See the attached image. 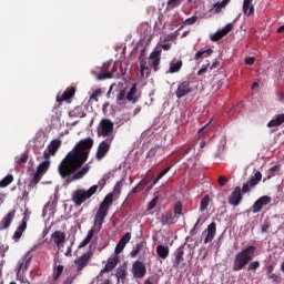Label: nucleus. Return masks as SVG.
Listing matches in <instances>:
<instances>
[{
    "label": "nucleus",
    "mask_w": 284,
    "mask_h": 284,
    "mask_svg": "<svg viewBox=\"0 0 284 284\" xmlns=\"http://www.w3.org/2000/svg\"><path fill=\"white\" fill-rule=\"evenodd\" d=\"M93 145L94 140L92 138L80 140L73 150L60 162L58 172L61 179L65 180L67 185H70L73 181H80V179L85 176L87 172H90V166H82L88 161ZM80 169L81 171L77 172Z\"/></svg>",
    "instance_id": "1"
},
{
    "label": "nucleus",
    "mask_w": 284,
    "mask_h": 284,
    "mask_svg": "<svg viewBox=\"0 0 284 284\" xmlns=\"http://www.w3.org/2000/svg\"><path fill=\"white\" fill-rule=\"evenodd\" d=\"M254 254H256V246L254 245L246 246L241 252L235 254L232 271L241 272V270H244L245 266L250 265V262L254 258Z\"/></svg>",
    "instance_id": "2"
},
{
    "label": "nucleus",
    "mask_w": 284,
    "mask_h": 284,
    "mask_svg": "<svg viewBox=\"0 0 284 284\" xmlns=\"http://www.w3.org/2000/svg\"><path fill=\"white\" fill-rule=\"evenodd\" d=\"M112 203H114V193H109L108 195H105L95 213V226H103V223H105V217L108 216V212H110V207H112Z\"/></svg>",
    "instance_id": "3"
},
{
    "label": "nucleus",
    "mask_w": 284,
    "mask_h": 284,
    "mask_svg": "<svg viewBox=\"0 0 284 284\" xmlns=\"http://www.w3.org/2000/svg\"><path fill=\"white\" fill-rule=\"evenodd\" d=\"M99 190V185L94 184L89 190L85 189H78L72 192L71 200L77 207H81L83 203L88 201V199H92L94 194H97Z\"/></svg>",
    "instance_id": "4"
},
{
    "label": "nucleus",
    "mask_w": 284,
    "mask_h": 284,
    "mask_svg": "<svg viewBox=\"0 0 284 284\" xmlns=\"http://www.w3.org/2000/svg\"><path fill=\"white\" fill-rule=\"evenodd\" d=\"M98 136H103V139H111L114 141V122L109 119H102L97 129Z\"/></svg>",
    "instance_id": "5"
},
{
    "label": "nucleus",
    "mask_w": 284,
    "mask_h": 284,
    "mask_svg": "<svg viewBox=\"0 0 284 284\" xmlns=\"http://www.w3.org/2000/svg\"><path fill=\"white\" fill-rule=\"evenodd\" d=\"M92 260V251H88L83 253L80 257L74 260V265H77V272L78 274L83 272L85 267H88V264Z\"/></svg>",
    "instance_id": "6"
},
{
    "label": "nucleus",
    "mask_w": 284,
    "mask_h": 284,
    "mask_svg": "<svg viewBox=\"0 0 284 284\" xmlns=\"http://www.w3.org/2000/svg\"><path fill=\"white\" fill-rule=\"evenodd\" d=\"M111 146H112V138L102 141L98 146L95 159L98 161H102V159H105V156L110 152Z\"/></svg>",
    "instance_id": "7"
},
{
    "label": "nucleus",
    "mask_w": 284,
    "mask_h": 284,
    "mask_svg": "<svg viewBox=\"0 0 284 284\" xmlns=\"http://www.w3.org/2000/svg\"><path fill=\"white\" fill-rule=\"evenodd\" d=\"M262 179H263V174L260 171H256L255 174L250 178V181H247L242 186L243 194H247L251 187H256L257 183H261Z\"/></svg>",
    "instance_id": "8"
},
{
    "label": "nucleus",
    "mask_w": 284,
    "mask_h": 284,
    "mask_svg": "<svg viewBox=\"0 0 284 284\" xmlns=\"http://www.w3.org/2000/svg\"><path fill=\"white\" fill-rule=\"evenodd\" d=\"M60 148H61V140L59 139L52 140L47 146V150L43 152V158L45 160H50L51 156H54V154L59 152Z\"/></svg>",
    "instance_id": "9"
},
{
    "label": "nucleus",
    "mask_w": 284,
    "mask_h": 284,
    "mask_svg": "<svg viewBox=\"0 0 284 284\" xmlns=\"http://www.w3.org/2000/svg\"><path fill=\"white\" fill-rule=\"evenodd\" d=\"M192 92V87L190 81H182L178 84V89L175 91L176 99H183V97H187Z\"/></svg>",
    "instance_id": "10"
},
{
    "label": "nucleus",
    "mask_w": 284,
    "mask_h": 284,
    "mask_svg": "<svg viewBox=\"0 0 284 284\" xmlns=\"http://www.w3.org/2000/svg\"><path fill=\"white\" fill-rule=\"evenodd\" d=\"M132 274L134 278H143L145 274H148V268L145 267V264L141 261H135L132 264Z\"/></svg>",
    "instance_id": "11"
},
{
    "label": "nucleus",
    "mask_w": 284,
    "mask_h": 284,
    "mask_svg": "<svg viewBox=\"0 0 284 284\" xmlns=\"http://www.w3.org/2000/svg\"><path fill=\"white\" fill-rule=\"evenodd\" d=\"M270 203H272V197L267 196V195H263L260 199H257L253 206H252V212L253 214H258V212H261V210H263L264 205H270Z\"/></svg>",
    "instance_id": "12"
},
{
    "label": "nucleus",
    "mask_w": 284,
    "mask_h": 284,
    "mask_svg": "<svg viewBox=\"0 0 284 284\" xmlns=\"http://www.w3.org/2000/svg\"><path fill=\"white\" fill-rule=\"evenodd\" d=\"M161 49H154L149 55L154 72H159V65H161Z\"/></svg>",
    "instance_id": "13"
},
{
    "label": "nucleus",
    "mask_w": 284,
    "mask_h": 284,
    "mask_svg": "<svg viewBox=\"0 0 284 284\" xmlns=\"http://www.w3.org/2000/svg\"><path fill=\"white\" fill-rule=\"evenodd\" d=\"M242 201H243V193L241 192V186H236L229 197V203L230 205L237 207V205H241Z\"/></svg>",
    "instance_id": "14"
},
{
    "label": "nucleus",
    "mask_w": 284,
    "mask_h": 284,
    "mask_svg": "<svg viewBox=\"0 0 284 284\" xmlns=\"http://www.w3.org/2000/svg\"><path fill=\"white\" fill-rule=\"evenodd\" d=\"M16 214L17 211L12 210L3 216V219L0 221V232H2L3 230H8V227L12 225V221H14Z\"/></svg>",
    "instance_id": "15"
},
{
    "label": "nucleus",
    "mask_w": 284,
    "mask_h": 284,
    "mask_svg": "<svg viewBox=\"0 0 284 284\" xmlns=\"http://www.w3.org/2000/svg\"><path fill=\"white\" fill-rule=\"evenodd\" d=\"M232 28H234V26L232 23H227L223 29L211 36V41H221L223 37H226V34H230V32H232Z\"/></svg>",
    "instance_id": "16"
},
{
    "label": "nucleus",
    "mask_w": 284,
    "mask_h": 284,
    "mask_svg": "<svg viewBox=\"0 0 284 284\" xmlns=\"http://www.w3.org/2000/svg\"><path fill=\"white\" fill-rule=\"evenodd\" d=\"M140 77L142 79H148V77H150L151 74V70L150 67L148 65V61L145 60V58H143V51L140 54Z\"/></svg>",
    "instance_id": "17"
},
{
    "label": "nucleus",
    "mask_w": 284,
    "mask_h": 284,
    "mask_svg": "<svg viewBox=\"0 0 284 284\" xmlns=\"http://www.w3.org/2000/svg\"><path fill=\"white\" fill-rule=\"evenodd\" d=\"M74 94H77V88H74V87L68 88L62 93V95H57V102L63 103V101H70V99H72V97H74Z\"/></svg>",
    "instance_id": "18"
},
{
    "label": "nucleus",
    "mask_w": 284,
    "mask_h": 284,
    "mask_svg": "<svg viewBox=\"0 0 284 284\" xmlns=\"http://www.w3.org/2000/svg\"><path fill=\"white\" fill-rule=\"evenodd\" d=\"M51 241L55 243L57 247H63V243H65V233L62 231H54L51 234Z\"/></svg>",
    "instance_id": "19"
},
{
    "label": "nucleus",
    "mask_w": 284,
    "mask_h": 284,
    "mask_svg": "<svg viewBox=\"0 0 284 284\" xmlns=\"http://www.w3.org/2000/svg\"><path fill=\"white\" fill-rule=\"evenodd\" d=\"M206 236L204 239V244L207 245V243H212L214 241V236H216V222H212L209 224L206 229Z\"/></svg>",
    "instance_id": "20"
},
{
    "label": "nucleus",
    "mask_w": 284,
    "mask_h": 284,
    "mask_svg": "<svg viewBox=\"0 0 284 284\" xmlns=\"http://www.w3.org/2000/svg\"><path fill=\"white\" fill-rule=\"evenodd\" d=\"M28 229V216H23L21 225L18 226L16 232L13 233V241H19L21 236H23V231Z\"/></svg>",
    "instance_id": "21"
},
{
    "label": "nucleus",
    "mask_w": 284,
    "mask_h": 284,
    "mask_svg": "<svg viewBox=\"0 0 284 284\" xmlns=\"http://www.w3.org/2000/svg\"><path fill=\"white\" fill-rule=\"evenodd\" d=\"M121 261V258L119 257V255H114L113 257H109L104 268L102 270V272H112V270H114V267H116V265H119V262Z\"/></svg>",
    "instance_id": "22"
},
{
    "label": "nucleus",
    "mask_w": 284,
    "mask_h": 284,
    "mask_svg": "<svg viewBox=\"0 0 284 284\" xmlns=\"http://www.w3.org/2000/svg\"><path fill=\"white\" fill-rule=\"evenodd\" d=\"M181 68H183V60H173L170 63V68L166 71V74H176V72H181Z\"/></svg>",
    "instance_id": "23"
},
{
    "label": "nucleus",
    "mask_w": 284,
    "mask_h": 284,
    "mask_svg": "<svg viewBox=\"0 0 284 284\" xmlns=\"http://www.w3.org/2000/svg\"><path fill=\"white\" fill-rule=\"evenodd\" d=\"M160 223L162 225H174L176 220L174 219V214H172V212H166L161 215Z\"/></svg>",
    "instance_id": "24"
},
{
    "label": "nucleus",
    "mask_w": 284,
    "mask_h": 284,
    "mask_svg": "<svg viewBox=\"0 0 284 284\" xmlns=\"http://www.w3.org/2000/svg\"><path fill=\"white\" fill-rule=\"evenodd\" d=\"M150 183V180L142 179L136 186H134L129 194H139V192H143L145 190L146 185Z\"/></svg>",
    "instance_id": "25"
},
{
    "label": "nucleus",
    "mask_w": 284,
    "mask_h": 284,
    "mask_svg": "<svg viewBox=\"0 0 284 284\" xmlns=\"http://www.w3.org/2000/svg\"><path fill=\"white\" fill-rule=\"evenodd\" d=\"M115 276L118 281H125L128 276V264H122L116 268Z\"/></svg>",
    "instance_id": "26"
},
{
    "label": "nucleus",
    "mask_w": 284,
    "mask_h": 284,
    "mask_svg": "<svg viewBox=\"0 0 284 284\" xmlns=\"http://www.w3.org/2000/svg\"><path fill=\"white\" fill-rule=\"evenodd\" d=\"M183 256H185V251H184L183 246H180L175 251L174 267H179L181 265V263H183L185 261V258H183Z\"/></svg>",
    "instance_id": "27"
},
{
    "label": "nucleus",
    "mask_w": 284,
    "mask_h": 284,
    "mask_svg": "<svg viewBox=\"0 0 284 284\" xmlns=\"http://www.w3.org/2000/svg\"><path fill=\"white\" fill-rule=\"evenodd\" d=\"M172 168H173V165L171 164L170 166H168L163 171H161L159 173V175L154 179L153 183L150 186H148L146 192H150V190H152L154 187V185H156V183H159V181L161 179H163V176H165V174H168V172H170L172 170Z\"/></svg>",
    "instance_id": "28"
},
{
    "label": "nucleus",
    "mask_w": 284,
    "mask_h": 284,
    "mask_svg": "<svg viewBox=\"0 0 284 284\" xmlns=\"http://www.w3.org/2000/svg\"><path fill=\"white\" fill-rule=\"evenodd\" d=\"M156 254L159 258H162L163 261H165V258L170 256V247L160 244L156 246Z\"/></svg>",
    "instance_id": "29"
},
{
    "label": "nucleus",
    "mask_w": 284,
    "mask_h": 284,
    "mask_svg": "<svg viewBox=\"0 0 284 284\" xmlns=\"http://www.w3.org/2000/svg\"><path fill=\"white\" fill-rule=\"evenodd\" d=\"M214 50L206 49V50H200L194 55V61H201V59H207V57H211Z\"/></svg>",
    "instance_id": "30"
},
{
    "label": "nucleus",
    "mask_w": 284,
    "mask_h": 284,
    "mask_svg": "<svg viewBox=\"0 0 284 284\" xmlns=\"http://www.w3.org/2000/svg\"><path fill=\"white\" fill-rule=\"evenodd\" d=\"M126 101H130L131 103H136V101H139V97H136V83L131 87L126 94Z\"/></svg>",
    "instance_id": "31"
},
{
    "label": "nucleus",
    "mask_w": 284,
    "mask_h": 284,
    "mask_svg": "<svg viewBox=\"0 0 284 284\" xmlns=\"http://www.w3.org/2000/svg\"><path fill=\"white\" fill-rule=\"evenodd\" d=\"M284 123V113L276 115L275 119L271 120L267 123V128H278V125H283Z\"/></svg>",
    "instance_id": "32"
},
{
    "label": "nucleus",
    "mask_w": 284,
    "mask_h": 284,
    "mask_svg": "<svg viewBox=\"0 0 284 284\" xmlns=\"http://www.w3.org/2000/svg\"><path fill=\"white\" fill-rule=\"evenodd\" d=\"M252 1L254 0H250L247 4L245 3V0L243 2V13L245 17H252V13L254 12V6L252 4Z\"/></svg>",
    "instance_id": "33"
},
{
    "label": "nucleus",
    "mask_w": 284,
    "mask_h": 284,
    "mask_svg": "<svg viewBox=\"0 0 284 284\" xmlns=\"http://www.w3.org/2000/svg\"><path fill=\"white\" fill-rule=\"evenodd\" d=\"M92 74L97 77V81H105V79H112V77H114V72L112 71H109L106 73H100V74H97V71H92Z\"/></svg>",
    "instance_id": "34"
},
{
    "label": "nucleus",
    "mask_w": 284,
    "mask_h": 284,
    "mask_svg": "<svg viewBox=\"0 0 284 284\" xmlns=\"http://www.w3.org/2000/svg\"><path fill=\"white\" fill-rule=\"evenodd\" d=\"M94 229H91L87 236L84 237V240L80 243V247H85V245L90 244V242L92 241V239H94Z\"/></svg>",
    "instance_id": "35"
},
{
    "label": "nucleus",
    "mask_w": 284,
    "mask_h": 284,
    "mask_svg": "<svg viewBox=\"0 0 284 284\" xmlns=\"http://www.w3.org/2000/svg\"><path fill=\"white\" fill-rule=\"evenodd\" d=\"M143 247H145V242L138 243L135 247L131 251L132 258H135V256H139V254L143 252Z\"/></svg>",
    "instance_id": "36"
},
{
    "label": "nucleus",
    "mask_w": 284,
    "mask_h": 284,
    "mask_svg": "<svg viewBox=\"0 0 284 284\" xmlns=\"http://www.w3.org/2000/svg\"><path fill=\"white\" fill-rule=\"evenodd\" d=\"M48 168H50V161L45 160L38 165L37 172L40 174H45L48 172Z\"/></svg>",
    "instance_id": "37"
},
{
    "label": "nucleus",
    "mask_w": 284,
    "mask_h": 284,
    "mask_svg": "<svg viewBox=\"0 0 284 284\" xmlns=\"http://www.w3.org/2000/svg\"><path fill=\"white\" fill-rule=\"evenodd\" d=\"M32 261V256L26 255V261L19 264V272H27L28 267Z\"/></svg>",
    "instance_id": "38"
},
{
    "label": "nucleus",
    "mask_w": 284,
    "mask_h": 284,
    "mask_svg": "<svg viewBox=\"0 0 284 284\" xmlns=\"http://www.w3.org/2000/svg\"><path fill=\"white\" fill-rule=\"evenodd\" d=\"M13 181L14 176L9 174L0 181V187H8V185H10V183H12Z\"/></svg>",
    "instance_id": "39"
},
{
    "label": "nucleus",
    "mask_w": 284,
    "mask_h": 284,
    "mask_svg": "<svg viewBox=\"0 0 284 284\" xmlns=\"http://www.w3.org/2000/svg\"><path fill=\"white\" fill-rule=\"evenodd\" d=\"M210 205V195H205L202 200H201V204H200V212H205V210H207V206Z\"/></svg>",
    "instance_id": "40"
},
{
    "label": "nucleus",
    "mask_w": 284,
    "mask_h": 284,
    "mask_svg": "<svg viewBox=\"0 0 284 284\" xmlns=\"http://www.w3.org/2000/svg\"><path fill=\"white\" fill-rule=\"evenodd\" d=\"M181 6V0H169L166 3L168 10H174V8H179Z\"/></svg>",
    "instance_id": "41"
},
{
    "label": "nucleus",
    "mask_w": 284,
    "mask_h": 284,
    "mask_svg": "<svg viewBox=\"0 0 284 284\" xmlns=\"http://www.w3.org/2000/svg\"><path fill=\"white\" fill-rule=\"evenodd\" d=\"M258 267H261V262L258 261L251 262L247 266V272H256Z\"/></svg>",
    "instance_id": "42"
},
{
    "label": "nucleus",
    "mask_w": 284,
    "mask_h": 284,
    "mask_svg": "<svg viewBox=\"0 0 284 284\" xmlns=\"http://www.w3.org/2000/svg\"><path fill=\"white\" fill-rule=\"evenodd\" d=\"M29 155L28 153H22L20 158H17V164L23 165V163H28Z\"/></svg>",
    "instance_id": "43"
},
{
    "label": "nucleus",
    "mask_w": 284,
    "mask_h": 284,
    "mask_svg": "<svg viewBox=\"0 0 284 284\" xmlns=\"http://www.w3.org/2000/svg\"><path fill=\"white\" fill-rule=\"evenodd\" d=\"M174 214H183V203H181V201H178L174 205V210H173Z\"/></svg>",
    "instance_id": "44"
},
{
    "label": "nucleus",
    "mask_w": 284,
    "mask_h": 284,
    "mask_svg": "<svg viewBox=\"0 0 284 284\" xmlns=\"http://www.w3.org/2000/svg\"><path fill=\"white\" fill-rule=\"evenodd\" d=\"M132 239V233H125L121 239H120V243H122V245H128V243H130V240Z\"/></svg>",
    "instance_id": "45"
},
{
    "label": "nucleus",
    "mask_w": 284,
    "mask_h": 284,
    "mask_svg": "<svg viewBox=\"0 0 284 284\" xmlns=\"http://www.w3.org/2000/svg\"><path fill=\"white\" fill-rule=\"evenodd\" d=\"M70 116H77V118L83 116V112H81V106H75V108L70 112Z\"/></svg>",
    "instance_id": "46"
},
{
    "label": "nucleus",
    "mask_w": 284,
    "mask_h": 284,
    "mask_svg": "<svg viewBox=\"0 0 284 284\" xmlns=\"http://www.w3.org/2000/svg\"><path fill=\"white\" fill-rule=\"evenodd\" d=\"M121 190H123V181H118L113 187V194H121Z\"/></svg>",
    "instance_id": "47"
},
{
    "label": "nucleus",
    "mask_w": 284,
    "mask_h": 284,
    "mask_svg": "<svg viewBox=\"0 0 284 284\" xmlns=\"http://www.w3.org/2000/svg\"><path fill=\"white\" fill-rule=\"evenodd\" d=\"M123 250H125V244L118 242L116 246H115V256H119V254H121L123 252Z\"/></svg>",
    "instance_id": "48"
},
{
    "label": "nucleus",
    "mask_w": 284,
    "mask_h": 284,
    "mask_svg": "<svg viewBox=\"0 0 284 284\" xmlns=\"http://www.w3.org/2000/svg\"><path fill=\"white\" fill-rule=\"evenodd\" d=\"M99 97H101V89H97V90L90 95V101H99Z\"/></svg>",
    "instance_id": "49"
},
{
    "label": "nucleus",
    "mask_w": 284,
    "mask_h": 284,
    "mask_svg": "<svg viewBox=\"0 0 284 284\" xmlns=\"http://www.w3.org/2000/svg\"><path fill=\"white\" fill-rule=\"evenodd\" d=\"M196 21H199V17L193 16L191 18H187L184 23L185 26H194V23H196Z\"/></svg>",
    "instance_id": "50"
},
{
    "label": "nucleus",
    "mask_w": 284,
    "mask_h": 284,
    "mask_svg": "<svg viewBox=\"0 0 284 284\" xmlns=\"http://www.w3.org/2000/svg\"><path fill=\"white\" fill-rule=\"evenodd\" d=\"M121 101H125V90H122L116 95V103L121 104Z\"/></svg>",
    "instance_id": "51"
},
{
    "label": "nucleus",
    "mask_w": 284,
    "mask_h": 284,
    "mask_svg": "<svg viewBox=\"0 0 284 284\" xmlns=\"http://www.w3.org/2000/svg\"><path fill=\"white\" fill-rule=\"evenodd\" d=\"M156 146L151 148L146 153V159H154L156 156Z\"/></svg>",
    "instance_id": "52"
},
{
    "label": "nucleus",
    "mask_w": 284,
    "mask_h": 284,
    "mask_svg": "<svg viewBox=\"0 0 284 284\" xmlns=\"http://www.w3.org/2000/svg\"><path fill=\"white\" fill-rule=\"evenodd\" d=\"M156 203H159V197H153L149 203L148 210H154V207H156Z\"/></svg>",
    "instance_id": "53"
},
{
    "label": "nucleus",
    "mask_w": 284,
    "mask_h": 284,
    "mask_svg": "<svg viewBox=\"0 0 284 284\" xmlns=\"http://www.w3.org/2000/svg\"><path fill=\"white\" fill-rule=\"evenodd\" d=\"M41 176H43V173H40L39 171H36V173L33 175L34 185H37V183H39V181H41Z\"/></svg>",
    "instance_id": "54"
},
{
    "label": "nucleus",
    "mask_w": 284,
    "mask_h": 284,
    "mask_svg": "<svg viewBox=\"0 0 284 284\" xmlns=\"http://www.w3.org/2000/svg\"><path fill=\"white\" fill-rule=\"evenodd\" d=\"M61 274H63V265H59V266L55 268L54 281H57V278H59V276H61Z\"/></svg>",
    "instance_id": "55"
},
{
    "label": "nucleus",
    "mask_w": 284,
    "mask_h": 284,
    "mask_svg": "<svg viewBox=\"0 0 284 284\" xmlns=\"http://www.w3.org/2000/svg\"><path fill=\"white\" fill-rule=\"evenodd\" d=\"M213 8L215 10V14H219V12H221V10H223V8H225V7L222 6L221 2H216L215 4H213Z\"/></svg>",
    "instance_id": "56"
},
{
    "label": "nucleus",
    "mask_w": 284,
    "mask_h": 284,
    "mask_svg": "<svg viewBox=\"0 0 284 284\" xmlns=\"http://www.w3.org/2000/svg\"><path fill=\"white\" fill-rule=\"evenodd\" d=\"M219 185L221 186V187H225V185H227V178H225V176H220L219 178Z\"/></svg>",
    "instance_id": "57"
},
{
    "label": "nucleus",
    "mask_w": 284,
    "mask_h": 284,
    "mask_svg": "<svg viewBox=\"0 0 284 284\" xmlns=\"http://www.w3.org/2000/svg\"><path fill=\"white\" fill-rule=\"evenodd\" d=\"M256 61V58L254 57H248L245 59V64L246 65H254V62Z\"/></svg>",
    "instance_id": "58"
},
{
    "label": "nucleus",
    "mask_w": 284,
    "mask_h": 284,
    "mask_svg": "<svg viewBox=\"0 0 284 284\" xmlns=\"http://www.w3.org/2000/svg\"><path fill=\"white\" fill-rule=\"evenodd\" d=\"M261 232L265 233V232H270V224L267 222H265L262 227H261Z\"/></svg>",
    "instance_id": "59"
},
{
    "label": "nucleus",
    "mask_w": 284,
    "mask_h": 284,
    "mask_svg": "<svg viewBox=\"0 0 284 284\" xmlns=\"http://www.w3.org/2000/svg\"><path fill=\"white\" fill-rule=\"evenodd\" d=\"M205 72H207V65H206V67H202V68L197 71V77H201V74H205Z\"/></svg>",
    "instance_id": "60"
},
{
    "label": "nucleus",
    "mask_w": 284,
    "mask_h": 284,
    "mask_svg": "<svg viewBox=\"0 0 284 284\" xmlns=\"http://www.w3.org/2000/svg\"><path fill=\"white\" fill-rule=\"evenodd\" d=\"M272 272H274V265L266 266V274H267V276H270V274H272Z\"/></svg>",
    "instance_id": "61"
},
{
    "label": "nucleus",
    "mask_w": 284,
    "mask_h": 284,
    "mask_svg": "<svg viewBox=\"0 0 284 284\" xmlns=\"http://www.w3.org/2000/svg\"><path fill=\"white\" fill-rule=\"evenodd\" d=\"M74 281V277H67V280L62 284H72Z\"/></svg>",
    "instance_id": "62"
},
{
    "label": "nucleus",
    "mask_w": 284,
    "mask_h": 284,
    "mask_svg": "<svg viewBox=\"0 0 284 284\" xmlns=\"http://www.w3.org/2000/svg\"><path fill=\"white\" fill-rule=\"evenodd\" d=\"M64 254L65 256H72V246H68L67 252Z\"/></svg>",
    "instance_id": "63"
},
{
    "label": "nucleus",
    "mask_w": 284,
    "mask_h": 284,
    "mask_svg": "<svg viewBox=\"0 0 284 284\" xmlns=\"http://www.w3.org/2000/svg\"><path fill=\"white\" fill-rule=\"evenodd\" d=\"M170 48H172V44L170 43L162 44L163 50H170Z\"/></svg>",
    "instance_id": "64"
}]
</instances>
